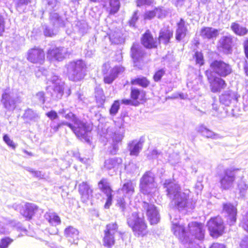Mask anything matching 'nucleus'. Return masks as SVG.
Here are the masks:
<instances>
[{
    "instance_id": "cd10ccee",
    "label": "nucleus",
    "mask_w": 248,
    "mask_h": 248,
    "mask_svg": "<svg viewBox=\"0 0 248 248\" xmlns=\"http://www.w3.org/2000/svg\"><path fill=\"white\" fill-rule=\"evenodd\" d=\"M218 34V30L212 27H203L200 31V35L204 39H216Z\"/></svg>"
},
{
    "instance_id": "5fc2aeb1",
    "label": "nucleus",
    "mask_w": 248,
    "mask_h": 248,
    "mask_svg": "<svg viewBox=\"0 0 248 248\" xmlns=\"http://www.w3.org/2000/svg\"><path fill=\"white\" fill-rule=\"evenodd\" d=\"M161 152L155 149L149 152L148 157L149 159H157L161 155Z\"/></svg>"
},
{
    "instance_id": "338daca9",
    "label": "nucleus",
    "mask_w": 248,
    "mask_h": 248,
    "mask_svg": "<svg viewBox=\"0 0 248 248\" xmlns=\"http://www.w3.org/2000/svg\"><path fill=\"white\" fill-rule=\"evenodd\" d=\"M44 35L48 37H51L53 35H54V33L53 32V31L51 29H50L48 27L45 26L44 30Z\"/></svg>"
},
{
    "instance_id": "c03bdc74",
    "label": "nucleus",
    "mask_w": 248,
    "mask_h": 248,
    "mask_svg": "<svg viewBox=\"0 0 248 248\" xmlns=\"http://www.w3.org/2000/svg\"><path fill=\"white\" fill-rule=\"evenodd\" d=\"M109 4L110 7V14H114L119 11L120 7L119 0H109Z\"/></svg>"
},
{
    "instance_id": "de8ad7c7",
    "label": "nucleus",
    "mask_w": 248,
    "mask_h": 248,
    "mask_svg": "<svg viewBox=\"0 0 248 248\" xmlns=\"http://www.w3.org/2000/svg\"><path fill=\"white\" fill-rule=\"evenodd\" d=\"M120 109V102L119 100H115L109 109V113L111 116H115Z\"/></svg>"
},
{
    "instance_id": "ddd939ff",
    "label": "nucleus",
    "mask_w": 248,
    "mask_h": 248,
    "mask_svg": "<svg viewBox=\"0 0 248 248\" xmlns=\"http://www.w3.org/2000/svg\"><path fill=\"white\" fill-rule=\"evenodd\" d=\"M207 226L210 235L214 237L221 235L224 229L223 220L219 217L211 218L207 222Z\"/></svg>"
},
{
    "instance_id": "72a5a7b5",
    "label": "nucleus",
    "mask_w": 248,
    "mask_h": 248,
    "mask_svg": "<svg viewBox=\"0 0 248 248\" xmlns=\"http://www.w3.org/2000/svg\"><path fill=\"white\" fill-rule=\"evenodd\" d=\"M109 39L113 44H120L124 42V37L122 31L117 29L111 31L109 34Z\"/></svg>"
},
{
    "instance_id": "a878e982",
    "label": "nucleus",
    "mask_w": 248,
    "mask_h": 248,
    "mask_svg": "<svg viewBox=\"0 0 248 248\" xmlns=\"http://www.w3.org/2000/svg\"><path fill=\"white\" fill-rule=\"evenodd\" d=\"M141 41L142 44L148 48H155L157 46V41L153 38L149 30L146 31L143 34Z\"/></svg>"
},
{
    "instance_id": "dca6fc26",
    "label": "nucleus",
    "mask_w": 248,
    "mask_h": 248,
    "mask_svg": "<svg viewBox=\"0 0 248 248\" xmlns=\"http://www.w3.org/2000/svg\"><path fill=\"white\" fill-rule=\"evenodd\" d=\"M67 49L64 47H53L48 49L47 57L51 61H62L66 56Z\"/></svg>"
},
{
    "instance_id": "9d476101",
    "label": "nucleus",
    "mask_w": 248,
    "mask_h": 248,
    "mask_svg": "<svg viewBox=\"0 0 248 248\" xmlns=\"http://www.w3.org/2000/svg\"><path fill=\"white\" fill-rule=\"evenodd\" d=\"M210 67L216 75L222 78H226L233 72L232 66L222 60L213 61Z\"/></svg>"
},
{
    "instance_id": "c85d7f7f",
    "label": "nucleus",
    "mask_w": 248,
    "mask_h": 248,
    "mask_svg": "<svg viewBox=\"0 0 248 248\" xmlns=\"http://www.w3.org/2000/svg\"><path fill=\"white\" fill-rule=\"evenodd\" d=\"M78 231L72 226H69L65 229L64 235L71 243H78Z\"/></svg>"
},
{
    "instance_id": "864d4df0",
    "label": "nucleus",
    "mask_w": 248,
    "mask_h": 248,
    "mask_svg": "<svg viewBox=\"0 0 248 248\" xmlns=\"http://www.w3.org/2000/svg\"><path fill=\"white\" fill-rule=\"evenodd\" d=\"M180 160L179 155L177 153H173L170 155L168 160L172 164L177 163Z\"/></svg>"
},
{
    "instance_id": "4d7b16f0",
    "label": "nucleus",
    "mask_w": 248,
    "mask_h": 248,
    "mask_svg": "<svg viewBox=\"0 0 248 248\" xmlns=\"http://www.w3.org/2000/svg\"><path fill=\"white\" fill-rule=\"evenodd\" d=\"M95 96L97 99L100 98L102 100H104V95L103 91L100 86H96L95 88Z\"/></svg>"
},
{
    "instance_id": "2f4dec72",
    "label": "nucleus",
    "mask_w": 248,
    "mask_h": 248,
    "mask_svg": "<svg viewBox=\"0 0 248 248\" xmlns=\"http://www.w3.org/2000/svg\"><path fill=\"white\" fill-rule=\"evenodd\" d=\"M61 127L62 125H67L69 128L71 129V130L73 131V132L75 134L76 136L78 138H81L85 139L86 138V131L85 129H79L78 128H76L75 127V125L72 123H68L66 121H62L60 122Z\"/></svg>"
},
{
    "instance_id": "69168bd1",
    "label": "nucleus",
    "mask_w": 248,
    "mask_h": 248,
    "mask_svg": "<svg viewBox=\"0 0 248 248\" xmlns=\"http://www.w3.org/2000/svg\"><path fill=\"white\" fill-rule=\"evenodd\" d=\"M50 126L51 128L53 129L54 132L58 131L59 129L61 127L60 123H56L55 121H51Z\"/></svg>"
},
{
    "instance_id": "a211bd4d",
    "label": "nucleus",
    "mask_w": 248,
    "mask_h": 248,
    "mask_svg": "<svg viewBox=\"0 0 248 248\" xmlns=\"http://www.w3.org/2000/svg\"><path fill=\"white\" fill-rule=\"evenodd\" d=\"M130 53L134 66L139 67V63L142 60L144 55V50L139 44L134 43L131 47Z\"/></svg>"
},
{
    "instance_id": "f3484780",
    "label": "nucleus",
    "mask_w": 248,
    "mask_h": 248,
    "mask_svg": "<svg viewBox=\"0 0 248 248\" xmlns=\"http://www.w3.org/2000/svg\"><path fill=\"white\" fill-rule=\"evenodd\" d=\"M27 59L32 63L42 64L45 60V53L43 49L34 47L29 50Z\"/></svg>"
},
{
    "instance_id": "f704fd0d",
    "label": "nucleus",
    "mask_w": 248,
    "mask_h": 248,
    "mask_svg": "<svg viewBox=\"0 0 248 248\" xmlns=\"http://www.w3.org/2000/svg\"><path fill=\"white\" fill-rule=\"evenodd\" d=\"M45 219L52 226L56 227L61 224V220L59 216L54 212H46L44 216Z\"/></svg>"
},
{
    "instance_id": "774afa93",
    "label": "nucleus",
    "mask_w": 248,
    "mask_h": 248,
    "mask_svg": "<svg viewBox=\"0 0 248 248\" xmlns=\"http://www.w3.org/2000/svg\"><path fill=\"white\" fill-rule=\"evenodd\" d=\"M155 16L154 10L152 11H147L144 15V18L145 19H151Z\"/></svg>"
},
{
    "instance_id": "39448f33",
    "label": "nucleus",
    "mask_w": 248,
    "mask_h": 248,
    "mask_svg": "<svg viewBox=\"0 0 248 248\" xmlns=\"http://www.w3.org/2000/svg\"><path fill=\"white\" fill-rule=\"evenodd\" d=\"M128 225L131 227L136 235L143 236L146 234L147 226L143 216L133 212L127 218Z\"/></svg>"
},
{
    "instance_id": "09e8293b",
    "label": "nucleus",
    "mask_w": 248,
    "mask_h": 248,
    "mask_svg": "<svg viewBox=\"0 0 248 248\" xmlns=\"http://www.w3.org/2000/svg\"><path fill=\"white\" fill-rule=\"evenodd\" d=\"M140 94V91L136 88L131 87L130 97L134 101H137V99L139 98Z\"/></svg>"
},
{
    "instance_id": "58836bf2",
    "label": "nucleus",
    "mask_w": 248,
    "mask_h": 248,
    "mask_svg": "<svg viewBox=\"0 0 248 248\" xmlns=\"http://www.w3.org/2000/svg\"><path fill=\"white\" fill-rule=\"evenodd\" d=\"M198 132L201 133L202 136L207 138H211L212 139H218L221 138L219 135L215 133L214 132L207 129L203 125H201L198 127Z\"/></svg>"
},
{
    "instance_id": "79ce46f5",
    "label": "nucleus",
    "mask_w": 248,
    "mask_h": 248,
    "mask_svg": "<svg viewBox=\"0 0 248 248\" xmlns=\"http://www.w3.org/2000/svg\"><path fill=\"white\" fill-rule=\"evenodd\" d=\"M37 210L36 205L33 203H27L25 205L24 212L22 213L23 215L26 217L31 219L34 212Z\"/></svg>"
},
{
    "instance_id": "b1692460",
    "label": "nucleus",
    "mask_w": 248,
    "mask_h": 248,
    "mask_svg": "<svg viewBox=\"0 0 248 248\" xmlns=\"http://www.w3.org/2000/svg\"><path fill=\"white\" fill-rule=\"evenodd\" d=\"M122 162V159L120 157L109 158L105 161L104 168L107 170H112L114 172L118 170Z\"/></svg>"
},
{
    "instance_id": "6ab92c4d",
    "label": "nucleus",
    "mask_w": 248,
    "mask_h": 248,
    "mask_svg": "<svg viewBox=\"0 0 248 248\" xmlns=\"http://www.w3.org/2000/svg\"><path fill=\"white\" fill-rule=\"evenodd\" d=\"M232 38L231 36H223L219 39L218 48L224 54H231L232 52Z\"/></svg>"
},
{
    "instance_id": "2eb2a0df",
    "label": "nucleus",
    "mask_w": 248,
    "mask_h": 248,
    "mask_svg": "<svg viewBox=\"0 0 248 248\" xmlns=\"http://www.w3.org/2000/svg\"><path fill=\"white\" fill-rule=\"evenodd\" d=\"M98 187L101 191L106 195L107 197L106 202L104 205L106 209L109 208L112 204L113 195L110 184L106 179H102L98 183Z\"/></svg>"
},
{
    "instance_id": "f8f14e48",
    "label": "nucleus",
    "mask_w": 248,
    "mask_h": 248,
    "mask_svg": "<svg viewBox=\"0 0 248 248\" xmlns=\"http://www.w3.org/2000/svg\"><path fill=\"white\" fill-rule=\"evenodd\" d=\"M18 99L16 94L9 89H6L2 94L1 102L7 111H12L16 108Z\"/></svg>"
},
{
    "instance_id": "37998d69",
    "label": "nucleus",
    "mask_w": 248,
    "mask_h": 248,
    "mask_svg": "<svg viewBox=\"0 0 248 248\" xmlns=\"http://www.w3.org/2000/svg\"><path fill=\"white\" fill-rule=\"evenodd\" d=\"M132 85H138L143 88H146L150 84V81L145 77H139L133 78L131 80Z\"/></svg>"
},
{
    "instance_id": "3c124183",
    "label": "nucleus",
    "mask_w": 248,
    "mask_h": 248,
    "mask_svg": "<svg viewBox=\"0 0 248 248\" xmlns=\"http://www.w3.org/2000/svg\"><path fill=\"white\" fill-rule=\"evenodd\" d=\"M13 241V239L8 237L2 238L0 240V248H7Z\"/></svg>"
},
{
    "instance_id": "473e14b6",
    "label": "nucleus",
    "mask_w": 248,
    "mask_h": 248,
    "mask_svg": "<svg viewBox=\"0 0 248 248\" xmlns=\"http://www.w3.org/2000/svg\"><path fill=\"white\" fill-rule=\"evenodd\" d=\"M172 35L173 31L169 28H164L160 30L158 39L160 42L167 44L170 42Z\"/></svg>"
},
{
    "instance_id": "13d9d810",
    "label": "nucleus",
    "mask_w": 248,
    "mask_h": 248,
    "mask_svg": "<svg viewBox=\"0 0 248 248\" xmlns=\"http://www.w3.org/2000/svg\"><path fill=\"white\" fill-rule=\"evenodd\" d=\"M138 19V11H135L131 18L129 21V25L130 27H134L135 26V24L137 21Z\"/></svg>"
},
{
    "instance_id": "aec40b11",
    "label": "nucleus",
    "mask_w": 248,
    "mask_h": 248,
    "mask_svg": "<svg viewBox=\"0 0 248 248\" xmlns=\"http://www.w3.org/2000/svg\"><path fill=\"white\" fill-rule=\"evenodd\" d=\"M223 212L227 217V222L232 225L236 222L237 209L235 206L230 203L223 204Z\"/></svg>"
},
{
    "instance_id": "7ed1b4c3",
    "label": "nucleus",
    "mask_w": 248,
    "mask_h": 248,
    "mask_svg": "<svg viewBox=\"0 0 248 248\" xmlns=\"http://www.w3.org/2000/svg\"><path fill=\"white\" fill-rule=\"evenodd\" d=\"M124 130L123 127H108L103 129L100 134L101 137L105 138L107 141L112 140L111 146L109 150L110 154L115 155L117 153L120 143L124 137Z\"/></svg>"
},
{
    "instance_id": "bf43d9fd",
    "label": "nucleus",
    "mask_w": 248,
    "mask_h": 248,
    "mask_svg": "<svg viewBox=\"0 0 248 248\" xmlns=\"http://www.w3.org/2000/svg\"><path fill=\"white\" fill-rule=\"evenodd\" d=\"M4 142L10 147L14 149L16 146L12 140H11L7 135H4L3 137Z\"/></svg>"
},
{
    "instance_id": "20e7f679",
    "label": "nucleus",
    "mask_w": 248,
    "mask_h": 248,
    "mask_svg": "<svg viewBox=\"0 0 248 248\" xmlns=\"http://www.w3.org/2000/svg\"><path fill=\"white\" fill-rule=\"evenodd\" d=\"M67 73L69 80L78 81L83 79L85 75L86 65L82 60L69 62L66 65Z\"/></svg>"
},
{
    "instance_id": "c756f323",
    "label": "nucleus",
    "mask_w": 248,
    "mask_h": 248,
    "mask_svg": "<svg viewBox=\"0 0 248 248\" xmlns=\"http://www.w3.org/2000/svg\"><path fill=\"white\" fill-rule=\"evenodd\" d=\"M222 77H216L212 82H210L211 91L213 93L220 92L222 89H224L227 84L225 81L221 78Z\"/></svg>"
},
{
    "instance_id": "f03ea898",
    "label": "nucleus",
    "mask_w": 248,
    "mask_h": 248,
    "mask_svg": "<svg viewBox=\"0 0 248 248\" xmlns=\"http://www.w3.org/2000/svg\"><path fill=\"white\" fill-rule=\"evenodd\" d=\"M164 186L167 195L172 198V202L176 209L189 212L194 208V204L189 198V190L181 192L180 186L170 179L166 180Z\"/></svg>"
},
{
    "instance_id": "a18cd8bd",
    "label": "nucleus",
    "mask_w": 248,
    "mask_h": 248,
    "mask_svg": "<svg viewBox=\"0 0 248 248\" xmlns=\"http://www.w3.org/2000/svg\"><path fill=\"white\" fill-rule=\"evenodd\" d=\"M34 101L38 104L43 105L46 101V96L44 92H39L33 97Z\"/></svg>"
},
{
    "instance_id": "5701e85b",
    "label": "nucleus",
    "mask_w": 248,
    "mask_h": 248,
    "mask_svg": "<svg viewBox=\"0 0 248 248\" xmlns=\"http://www.w3.org/2000/svg\"><path fill=\"white\" fill-rule=\"evenodd\" d=\"M213 103H212V110H211L212 115L218 117L220 119L223 118L227 115L228 110L224 111L222 107H220V102H219L215 97H212Z\"/></svg>"
},
{
    "instance_id": "423d86ee",
    "label": "nucleus",
    "mask_w": 248,
    "mask_h": 248,
    "mask_svg": "<svg viewBox=\"0 0 248 248\" xmlns=\"http://www.w3.org/2000/svg\"><path fill=\"white\" fill-rule=\"evenodd\" d=\"M123 234V232L118 231V226L116 223L107 225L103 239V246L108 248H111L115 244V237L117 235L122 237Z\"/></svg>"
},
{
    "instance_id": "bb28decb",
    "label": "nucleus",
    "mask_w": 248,
    "mask_h": 248,
    "mask_svg": "<svg viewBox=\"0 0 248 248\" xmlns=\"http://www.w3.org/2000/svg\"><path fill=\"white\" fill-rule=\"evenodd\" d=\"M78 192L81 195L82 202H86L92 195L93 190L87 182H83L78 186Z\"/></svg>"
},
{
    "instance_id": "680f3d73",
    "label": "nucleus",
    "mask_w": 248,
    "mask_h": 248,
    "mask_svg": "<svg viewBox=\"0 0 248 248\" xmlns=\"http://www.w3.org/2000/svg\"><path fill=\"white\" fill-rule=\"evenodd\" d=\"M155 16L158 18H162L165 16V11L162 10L161 8L158 7L154 9Z\"/></svg>"
},
{
    "instance_id": "4c0bfd02",
    "label": "nucleus",
    "mask_w": 248,
    "mask_h": 248,
    "mask_svg": "<svg viewBox=\"0 0 248 248\" xmlns=\"http://www.w3.org/2000/svg\"><path fill=\"white\" fill-rule=\"evenodd\" d=\"M23 118L24 120L36 122L40 119V116L36 111L31 108H28L25 111Z\"/></svg>"
},
{
    "instance_id": "4be33fe9",
    "label": "nucleus",
    "mask_w": 248,
    "mask_h": 248,
    "mask_svg": "<svg viewBox=\"0 0 248 248\" xmlns=\"http://www.w3.org/2000/svg\"><path fill=\"white\" fill-rule=\"evenodd\" d=\"M237 93L231 91L225 92L219 97L220 103L228 106L232 104L236 103L237 102Z\"/></svg>"
},
{
    "instance_id": "9b49d317",
    "label": "nucleus",
    "mask_w": 248,
    "mask_h": 248,
    "mask_svg": "<svg viewBox=\"0 0 248 248\" xmlns=\"http://www.w3.org/2000/svg\"><path fill=\"white\" fill-rule=\"evenodd\" d=\"M51 83L53 84V92L51 93V96L53 99H61L64 93V83L57 75H53L50 79H48L47 84Z\"/></svg>"
},
{
    "instance_id": "c9c22d12",
    "label": "nucleus",
    "mask_w": 248,
    "mask_h": 248,
    "mask_svg": "<svg viewBox=\"0 0 248 248\" xmlns=\"http://www.w3.org/2000/svg\"><path fill=\"white\" fill-rule=\"evenodd\" d=\"M49 20L51 23L55 27L59 28L64 26V20L57 13H51Z\"/></svg>"
},
{
    "instance_id": "e433bc0d",
    "label": "nucleus",
    "mask_w": 248,
    "mask_h": 248,
    "mask_svg": "<svg viewBox=\"0 0 248 248\" xmlns=\"http://www.w3.org/2000/svg\"><path fill=\"white\" fill-rule=\"evenodd\" d=\"M12 222L7 218L0 216V234H7Z\"/></svg>"
},
{
    "instance_id": "412c9836",
    "label": "nucleus",
    "mask_w": 248,
    "mask_h": 248,
    "mask_svg": "<svg viewBox=\"0 0 248 248\" xmlns=\"http://www.w3.org/2000/svg\"><path fill=\"white\" fill-rule=\"evenodd\" d=\"M143 141L141 139L130 141L127 146V149L131 156H138L142 149Z\"/></svg>"
},
{
    "instance_id": "49530a36",
    "label": "nucleus",
    "mask_w": 248,
    "mask_h": 248,
    "mask_svg": "<svg viewBox=\"0 0 248 248\" xmlns=\"http://www.w3.org/2000/svg\"><path fill=\"white\" fill-rule=\"evenodd\" d=\"M30 0H16V6L17 10L19 12L23 11L25 6L30 2Z\"/></svg>"
},
{
    "instance_id": "603ef678",
    "label": "nucleus",
    "mask_w": 248,
    "mask_h": 248,
    "mask_svg": "<svg viewBox=\"0 0 248 248\" xmlns=\"http://www.w3.org/2000/svg\"><path fill=\"white\" fill-rule=\"evenodd\" d=\"M194 58L195 59V61L197 64L199 65H202L203 64V55L201 52L197 51L195 52Z\"/></svg>"
},
{
    "instance_id": "8fccbe9b",
    "label": "nucleus",
    "mask_w": 248,
    "mask_h": 248,
    "mask_svg": "<svg viewBox=\"0 0 248 248\" xmlns=\"http://www.w3.org/2000/svg\"><path fill=\"white\" fill-rule=\"evenodd\" d=\"M240 226L245 231L248 232V211L243 216Z\"/></svg>"
},
{
    "instance_id": "0e129e2a",
    "label": "nucleus",
    "mask_w": 248,
    "mask_h": 248,
    "mask_svg": "<svg viewBox=\"0 0 248 248\" xmlns=\"http://www.w3.org/2000/svg\"><path fill=\"white\" fill-rule=\"evenodd\" d=\"M153 2V0H137V4L139 7L144 5H150Z\"/></svg>"
},
{
    "instance_id": "1a4fd4ad",
    "label": "nucleus",
    "mask_w": 248,
    "mask_h": 248,
    "mask_svg": "<svg viewBox=\"0 0 248 248\" xmlns=\"http://www.w3.org/2000/svg\"><path fill=\"white\" fill-rule=\"evenodd\" d=\"M124 71V68L122 66L117 65L111 68L108 64H104L102 67V73L104 82L108 84L112 83L118 75Z\"/></svg>"
},
{
    "instance_id": "e2e57ef3",
    "label": "nucleus",
    "mask_w": 248,
    "mask_h": 248,
    "mask_svg": "<svg viewBox=\"0 0 248 248\" xmlns=\"http://www.w3.org/2000/svg\"><path fill=\"white\" fill-rule=\"evenodd\" d=\"M117 205L122 212H124L125 208V202L123 198H120L117 201Z\"/></svg>"
},
{
    "instance_id": "6e6d98bb",
    "label": "nucleus",
    "mask_w": 248,
    "mask_h": 248,
    "mask_svg": "<svg viewBox=\"0 0 248 248\" xmlns=\"http://www.w3.org/2000/svg\"><path fill=\"white\" fill-rule=\"evenodd\" d=\"M165 73V71L163 69H161L157 71L153 77L155 81H159L161 79L162 77L164 75Z\"/></svg>"
},
{
    "instance_id": "f257e3e1",
    "label": "nucleus",
    "mask_w": 248,
    "mask_h": 248,
    "mask_svg": "<svg viewBox=\"0 0 248 248\" xmlns=\"http://www.w3.org/2000/svg\"><path fill=\"white\" fill-rule=\"evenodd\" d=\"M170 218L174 234L185 245L186 248H193V239L198 240H202L204 239L205 230L204 226L202 223L197 222L189 223L188 225V232H186L184 226L179 224V216L173 217L172 215H170Z\"/></svg>"
},
{
    "instance_id": "393cba45",
    "label": "nucleus",
    "mask_w": 248,
    "mask_h": 248,
    "mask_svg": "<svg viewBox=\"0 0 248 248\" xmlns=\"http://www.w3.org/2000/svg\"><path fill=\"white\" fill-rule=\"evenodd\" d=\"M63 117L66 119L70 120L73 124L75 125V127L78 128L79 129H85L86 133L91 130V129L88 125H87L85 123L80 121L78 119L73 113L69 112L66 114Z\"/></svg>"
},
{
    "instance_id": "7c9ffc66",
    "label": "nucleus",
    "mask_w": 248,
    "mask_h": 248,
    "mask_svg": "<svg viewBox=\"0 0 248 248\" xmlns=\"http://www.w3.org/2000/svg\"><path fill=\"white\" fill-rule=\"evenodd\" d=\"M187 25L185 21L181 18L177 23V29L176 31V39L178 41L181 40L184 38L187 32Z\"/></svg>"
},
{
    "instance_id": "0eeeda50",
    "label": "nucleus",
    "mask_w": 248,
    "mask_h": 248,
    "mask_svg": "<svg viewBox=\"0 0 248 248\" xmlns=\"http://www.w3.org/2000/svg\"><path fill=\"white\" fill-rule=\"evenodd\" d=\"M140 192L144 195L153 196L156 191L154 175L151 171L146 172L140 180Z\"/></svg>"
},
{
    "instance_id": "6e6552de",
    "label": "nucleus",
    "mask_w": 248,
    "mask_h": 248,
    "mask_svg": "<svg viewBox=\"0 0 248 248\" xmlns=\"http://www.w3.org/2000/svg\"><path fill=\"white\" fill-rule=\"evenodd\" d=\"M236 173V170L226 169L219 175V182L221 189L227 190L233 187Z\"/></svg>"
},
{
    "instance_id": "ea45409f",
    "label": "nucleus",
    "mask_w": 248,
    "mask_h": 248,
    "mask_svg": "<svg viewBox=\"0 0 248 248\" xmlns=\"http://www.w3.org/2000/svg\"><path fill=\"white\" fill-rule=\"evenodd\" d=\"M231 29L238 36H244L248 33V30L246 27L241 26L236 22H232L231 24Z\"/></svg>"
},
{
    "instance_id": "a19ab883",
    "label": "nucleus",
    "mask_w": 248,
    "mask_h": 248,
    "mask_svg": "<svg viewBox=\"0 0 248 248\" xmlns=\"http://www.w3.org/2000/svg\"><path fill=\"white\" fill-rule=\"evenodd\" d=\"M135 185L130 180L125 182L121 188L122 192L127 196H131L134 192Z\"/></svg>"
},
{
    "instance_id": "052dcab7",
    "label": "nucleus",
    "mask_w": 248,
    "mask_h": 248,
    "mask_svg": "<svg viewBox=\"0 0 248 248\" xmlns=\"http://www.w3.org/2000/svg\"><path fill=\"white\" fill-rule=\"evenodd\" d=\"M46 115L52 121H55L54 120L58 118L57 113L54 110H51L50 111L47 112L46 113Z\"/></svg>"
},
{
    "instance_id": "4468645a",
    "label": "nucleus",
    "mask_w": 248,
    "mask_h": 248,
    "mask_svg": "<svg viewBox=\"0 0 248 248\" xmlns=\"http://www.w3.org/2000/svg\"><path fill=\"white\" fill-rule=\"evenodd\" d=\"M142 207L144 211L146 212L151 224H157L160 220V216L155 206L152 203L143 202Z\"/></svg>"
}]
</instances>
